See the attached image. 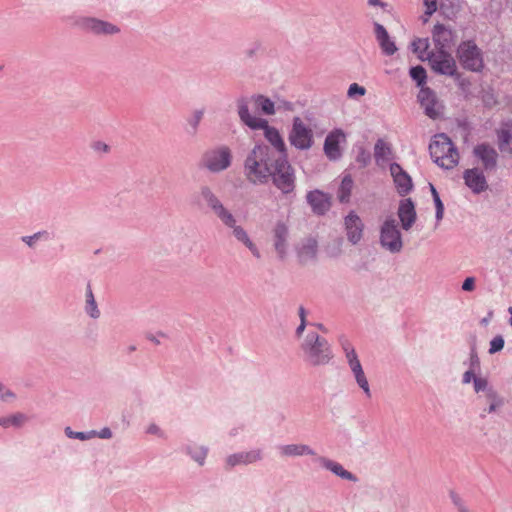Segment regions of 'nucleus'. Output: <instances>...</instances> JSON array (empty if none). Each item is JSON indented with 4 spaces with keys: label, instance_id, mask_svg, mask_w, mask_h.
<instances>
[{
    "label": "nucleus",
    "instance_id": "obj_1",
    "mask_svg": "<svg viewBox=\"0 0 512 512\" xmlns=\"http://www.w3.org/2000/svg\"><path fill=\"white\" fill-rule=\"evenodd\" d=\"M275 157L270 147L255 145L244 162V174L247 180L253 184H265L271 177L276 164Z\"/></svg>",
    "mask_w": 512,
    "mask_h": 512
},
{
    "label": "nucleus",
    "instance_id": "obj_2",
    "mask_svg": "<svg viewBox=\"0 0 512 512\" xmlns=\"http://www.w3.org/2000/svg\"><path fill=\"white\" fill-rule=\"evenodd\" d=\"M238 114L243 123L251 129H263L266 140L275 148L280 154L278 157L287 156V149L285 142L279 131L268 125V121L256 116H252L248 110V101L241 99L238 101Z\"/></svg>",
    "mask_w": 512,
    "mask_h": 512
},
{
    "label": "nucleus",
    "instance_id": "obj_3",
    "mask_svg": "<svg viewBox=\"0 0 512 512\" xmlns=\"http://www.w3.org/2000/svg\"><path fill=\"white\" fill-rule=\"evenodd\" d=\"M431 157L444 169H452L459 163V153L451 139L441 133L434 136L429 146Z\"/></svg>",
    "mask_w": 512,
    "mask_h": 512
},
{
    "label": "nucleus",
    "instance_id": "obj_4",
    "mask_svg": "<svg viewBox=\"0 0 512 512\" xmlns=\"http://www.w3.org/2000/svg\"><path fill=\"white\" fill-rule=\"evenodd\" d=\"M273 184L283 193L290 194L295 188L294 169L285 157H277L276 164L272 170L271 177Z\"/></svg>",
    "mask_w": 512,
    "mask_h": 512
},
{
    "label": "nucleus",
    "instance_id": "obj_5",
    "mask_svg": "<svg viewBox=\"0 0 512 512\" xmlns=\"http://www.w3.org/2000/svg\"><path fill=\"white\" fill-rule=\"evenodd\" d=\"M303 349L309 362L314 366L326 364L331 358V352L326 340L320 339L316 334L308 335L303 344Z\"/></svg>",
    "mask_w": 512,
    "mask_h": 512
},
{
    "label": "nucleus",
    "instance_id": "obj_6",
    "mask_svg": "<svg viewBox=\"0 0 512 512\" xmlns=\"http://www.w3.org/2000/svg\"><path fill=\"white\" fill-rule=\"evenodd\" d=\"M457 57L467 70L478 72L484 67L482 52L473 41L462 42L457 49Z\"/></svg>",
    "mask_w": 512,
    "mask_h": 512
},
{
    "label": "nucleus",
    "instance_id": "obj_7",
    "mask_svg": "<svg viewBox=\"0 0 512 512\" xmlns=\"http://www.w3.org/2000/svg\"><path fill=\"white\" fill-rule=\"evenodd\" d=\"M341 346L345 352L347 361L349 363L350 369L354 374L357 384L364 391L368 398L371 397V392L369 388L368 380L365 376V373L362 369L361 363L358 359L355 349L352 344L346 339L341 338L340 340Z\"/></svg>",
    "mask_w": 512,
    "mask_h": 512
},
{
    "label": "nucleus",
    "instance_id": "obj_8",
    "mask_svg": "<svg viewBox=\"0 0 512 512\" xmlns=\"http://www.w3.org/2000/svg\"><path fill=\"white\" fill-rule=\"evenodd\" d=\"M288 140L299 150H308L314 143L312 129L300 117H294Z\"/></svg>",
    "mask_w": 512,
    "mask_h": 512
},
{
    "label": "nucleus",
    "instance_id": "obj_9",
    "mask_svg": "<svg viewBox=\"0 0 512 512\" xmlns=\"http://www.w3.org/2000/svg\"><path fill=\"white\" fill-rule=\"evenodd\" d=\"M232 154L227 146L207 151L202 157V166L211 172H220L231 165Z\"/></svg>",
    "mask_w": 512,
    "mask_h": 512
},
{
    "label": "nucleus",
    "instance_id": "obj_10",
    "mask_svg": "<svg viewBox=\"0 0 512 512\" xmlns=\"http://www.w3.org/2000/svg\"><path fill=\"white\" fill-rule=\"evenodd\" d=\"M380 242L391 252H399L402 249L401 234L395 219L388 218L384 221L380 230Z\"/></svg>",
    "mask_w": 512,
    "mask_h": 512
},
{
    "label": "nucleus",
    "instance_id": "obj_11",
    "mask_svg": "<svg viewBox=\"0 0 512 512\" xmlns=\"http://www.w3.org/2000/svg\"><path fill=\"white\" fill-rule=\"evenodd\" d=\"M431 68L440 74L452 76L457 71V66L451 54L445 50L438 49L428 56Z\"/></svg>",
    "mask_w": 512,
    "mask_h": 512
},
{
    "label": "nucleus",
    "instance_id": "obj_12",
    "mask_svg": "<svg viewBox=\"0 0 512 512\" xmlns=\"http://www.w3.org/2000/svg\"><path fill=\"white\" fill-rule=\"evenodd\" d=\"M202 199L212 209L214 214L225 224L234 225L235 218L231 212H229L218 199V197L208 187H202L200 191Z\"/></svg>",
    "mask_w": 512,
    "mask_h": 512
},
{
    "label": "nucleus",
    "instance_id": "obj_13",
    "mask_svg": "<svg viewBox=\"0 0 512 512\" xmlns=\"http://www.w3.org/2000/svg\"><path fill=\"white\" fill-rule=\"evenodd\" d=\"M418 100L428 117L436 119L441 115L442 105L436 98L435 93L429 88H421Z\"/></svg>",
    "mask_w": 512,
    "mask_h": 512
},
{
    "label": "nucleus",
    "instance_id": "obj_14",
    "mask_svg": "<svg viewBox=\"0 0 512 512\" xmlns=\"http://www.w3.org/2000/svg\"><path fill=\"white\" fill-rule=\"evenodd\" d=\"M346 142V135L341 129L331 131L324 141V152L330 160H337L341 157L340 145Z\"/></svg>",
    "mask_w": 512,
    "mask_h": 512
},
{
    "label": "nucleus",
    "instance_id": "obj_15",
    "mask_svg": "<svg viewBox=\"0 0 512 512\" xmlns=\"http://www.w3.org/2000/svg\"><path fill=\"white\" fill-rule=\"evenodd\" d=\"M474 156L481 162L485 170H493L497 165L498 153L496 149L487 143H481L474 147Z\"/></svg>",
    "mask_w": 512,
    "mask_h": 512
},
{
    "label": "nucleus",
    "instance_id": "obj_16",
    "mask_svg": "<svg viewBox=\"0 0 512 512\" xmlns=\"http://www.w3.org/2000/svg\"><path fill=\"white\" fill-rule=\"evenodd\" d=\"M289 230L286 223L278 221L272 229L274 248L280 258H284L288 249Z\"/></svg>",
    "mask_w": 512,
    "mask_h": 512
},
{
    "label": "nucleus",
    "instance_id": "obj_17",
    "mask_svg": "<svg viewBox=\"0 0 512 512\" xmlns=\"http://www.w3.org/2000/svg\"><path fill=\"white\" fill-rule=\"evenodd\" d=\"M344 224L348 240L357 244L363 236L364 224L362 220L357 214L351 212L345 217Z\"/></svg>",
    "mask_w": 512,
    "mask_h": 512
},
{
    "label": "nucleus",
    "instance_id": "obj_18",
    "mask_svg": "<svg viewBox=\"0 0 512 512\" xmlns=\"http://www.w3.org/2000/svg\"><path fill=\"white\" fill-rule=\"evenodd\" d=\"M390 173L398 193L400 195L408 194L413 187L411 177L397 163L391 164Z\"/></svg>",
    "mask_w": 512,
    "mask_h": 512
},
{
    "label": "nucleus",
    "instance_id": "obj_19",
    "mask_svg": "<svg viewBox=\"0 0 512 512\" xmlns=\"http://www.w3.org/2000/svg\"><path fill=\"white\" fill-rule=\"evenodd\" d=\"M465 184L474 192L481 193L488 188L483 172L478 168L467 169L463 175Z\"/></svg>",
    "mask_w": 512,
    "mask_h": 512
},
{
    "label": "nucleus",
    "instance_id": "obj_20",
    "mask_svg": "<svg viewBox=\"0 0 512 512\" xmlns=\"http://www.w3.org/2000/svg\"><path fill=\"white\" fill-rule=\"evenodd\" d=\"M398 217L404 230H409L413 226L416 220V211L411 199H404L400 202Z\"/></svg>",
    "mask_w": 512,
    "mask_h": 512
},
{
    "label": "nucleus",
    "instance_id": "obj_21",
    "mask_svg": "<svg viewBox=\"0 0 512 512\" xmlns=\"http://www.w3.org/2000/svg\"><path fill=\"white\" fill-rule=\"evenodd\" d=\"M498 147L502 152L512 154V122H506L496 130Z\"/></svg>",
    "mask_w": 512,
    "mask_h": 512
},
{
    "label": "nucleus",
    "instance_id": "obj_22",
    "mask_svg": "<svg viewBox=\"0 0 512 512\" xmlns=\"http://www.w3.org/2000/svg\"><path fill=\"white\" fill-rule=\"evenodd\" d=\"M307 201L311 205L313 211L317 214H324L330 207V202L326 194L319 190L308 193Z\"/></svg>",
    "mask_w": 512,
    "mask_h": 512
},
{
    "label": "nucleus",
    "instance_id": "obj_23",
    "mask_svg": "<svg viewBox=\"0 0 512 512\" xmlns=\"http://www.w3.org/2000/svg\"><path fill=\"white\" fill-rule=\"evenodd\" d=\"M433 40L439 49L444 50V48L449 47L454 41V35L452 30L448 29L442 24H437L433 29Z\"/></svg>",
    "mask_w": 512,
    "mask_h": 512
},
{
    "label": "nucleus",
    "instance_id": "obj_24",
    "mask_svg": "<svg viewBox=\"0 0 512 512\" xmlns=\"http://www.w3.org/2000/svg\"><path fill=\"white\" fill-rule=\"evenodd\" d=\"M375 34L382 51L386 55H393L397 51L395 43L390 39L388 32L381 24H375Z\"/></svg>",
    "mask_w": 512,
    "mask_h": 512
},
{
    "label": "nucleus",
    "instance_id": "obj_25",
    "mask_svg": "<svg viewBox=\"0 0 512 512\" xmlns=\"http://www.w3.org/2000/svg\"><path fill=\"white\" fill-rule=\"evenodd\" d=\"M317 253V241L314 238H306L297 248V254L301 262H307L315 258Z\"/></svg>",
    "mask_w": 512,
    "mask_h": 512
},
{
    "label": "nucleus",
    "instance_id": "obj_26",
    "mask_svg": "<svg viewBox=\"0 0 512 512\" xmlns=\"http://www.w3.org/2000/svg\"><path fill=\"white\" fill-rule=\"evenodd\" d=\"M261 459L260 450H253L249 452H241L234 455H230L227 458V464L230 467H233L238 464H249L256 462Z\"/></svg>",
    "mask_w": 512,
    "mask_h": 512
},
{
    "label": "nucleus",
    "instance_id": "obj_27",
    "mask_svg": "<svg viewBox=\"0 0 512 512\" xmlns=\"http://www.w3.org/2000/svg\"><path fill=\"white\" fill-rule=\"evenodd\" d=\"M228 227L232 228L233 229V235L235 236V238L242 242L250 251L251 253L259 258L260 257V252L257 248V246L250 240L247 232L241 227V226H237L236 225V222L234 223V225H227Z\"/></svg>",
    "mask_w": 512,
    "mask_h": 512
},
{
    "label": "nucleus",
    "instance_id": "obj_28",
    "mask_svg": "<svg viewBox=\"0 0 512 512\" xmlns=\"http://www.w3.org/2000/svg\"><path fill=\"white\" fill-rule=\"evenodd\" d=\"M280 454L284 457L315 455V452L304 444H289L279 448Z\"/></svg>",
    "mask_w": 512,
    "mask_h": 512
},
{
    "label": "nucleus",
    "instance_id": "obj_29",
    "mask_svg": "<svg viewBox=\"0 0 512 512\" xmlns=\"http://www.w3.org/2000/svg\"><path fill=\"white\" fill-rule=\"evenodd\" d=\"M319 461L322 463V465L327 468L328 470L332 471L337 476L350 480V481H356L357 478L350 473L349 471L345 470L342 465L339 463L333 462L331 460H328L326 458H320Z\"/></svg>",
    "mask_w": 512,
    "mask_h": 512
},
{
    "label": "nucleus",
    "instance_id": "obj_30",
    "mask_svg": "<svg viewBox=\"0 0 512 512\" xmlns=\"http://www.w3.org/2000/svg\"><path fill=\"white\" fill-rule=\"evenodd\" d=\"M87 27L96 34H114L118 32V28L113 24L96 19L88 20Z\"/></svg>",
    "mask_w": 512,
    "mask_h": 512
},
{
    "label": "nucleus",
    "instance_id": "obj_31",
    "mask_svg": "<svg viewBox=\"0 0 512 512\" xmlns=\"http://www.w3.org/2000/svg\"><path fill=\"white\" fill-rule=\"evenodd\" d=\"M374 157L377 163L389 161L392 158L390 145L386 141L379 139L375 144Z\"/></svg>",
    "mask_w": 512,
    "mask_h": 512
},
{
    "label": "nucleus",
    "instance_id": "obj_32",
    "mask_svg": "<svg viewBox=\"0 0 512 512\" xmlns=\"http://www.w3.org/2000/svg\"><path fill=\"white\" fill-rule=\"evenodd\" d=\"M257 109H260L262 113L266 115H273L275 113L274 103L262 95H258L251 98Z\"/></svg>",
    "mask_w": 512,
    "mask_h": 512
},
{
    "label": "nucleus",
    "instance_id": "obj_33",
    "mask_svg": "<svg viewBox=\"0 0 512 512\" xmlns=\"http://www.w3.org/2000/svg\"><path fill=\"white\" fill-rule=\"evenodd\" d=\"M353 188V180L351 176L346 175L341 182L338 190V198L340 202L346 203L349 201Z\"/></svg>",
    "mask_w": 512,
    "mask_h": 512
},
{
    "label": "nucleus",
    "instance_id": "obj_34",
    "mask_svg": "<svg viewBox=\"0 0 512 512\" xmlns=\"http://www.w3.org/2000/svg\"><path fill=\"white\" fill-rule=\"evenodd\" d=\"M27 420V417L24 414L17 413L7 417L0 418V425L4 428H8L10 426L19 427L24 424Z\"/></svg>",
    "mask_w": 512,
    "mask_h": 512
},
{
    "label": "nucleus",
    "instance_id": "obj_35",
    "mask_svg": "<svg viewBox=\"0 0 512 512\" xmlns=\"http://www.w3.org/2000/svg\"><path fill=\"white\" fill-rule=\"evenodd\" d=\"M429 47L428 39L418 38L412 42V50L421 60L428 58L430 55L427 53Z\"/></svg>",
    "mask_w": 512,
    "mask_h": 512
},
{
    "label": "nucleus",
    "instance_id": "obj_36",
    "mask_svg": "<svg viewBox=\"0 0 512 512\" xmlns=\"http://www.w3.org/2000/svg\"><path fill=\"white\" fill-rule=\"evenodd\" d=\"M410 76L415 80L418 86H421L426 81V71L422 66H415L410 69Z\"/></svg>",
    "mask_w": 512,
    "mask_h": 512
},
{
    "label": "nucleus",
    "instance_id": "obj_37",
    "mask_svg": "<svg viewBox=\"0 0 512 512\" xmlns=\"http://www.w3.org/2000/svg\"><path fill=\"white\" fill-rule=\"evenodd\" d=\"M86 297H87V312L91 315V317L97 318L99 316V310L97 309V305L94 300V296H93V293H92L90 287L88 288Z\"/></svg>",
    "mask_w": 512,
    "mask_h": 512
},
{
    "label": "nucleus",
    "instance_id": "obj_38",
    "mask_svg": "<svg viewBox=\"0 0 512 512\" xmlns=\"http://www.w3.org/2000/svg\"><path fill=\"white\" fill-rule=\"evenodd\" d=\"M431 191H432V195H433V199H434V203H435V207H436V219L438 221H440L443 218L444 205H443L436 189L433 186H431Z\"/></svg>",
    "mask_w": 512,
    "mask_h": 512
},
{
    "label": "nucleus",
    "instance_id": "obj_39",
    "mask_svg": "<svg viewBox=\"0 0 512 512\" xmlns=\"http://www.w3.org/2000/svg\"><path fill=\"white\" fill-rule=\"evenodd\" d=\"M190 453L194 460L198 462L200 465H202L206 458L207 450L203 447H195L194 450L190 451Z\"/></svg>",
    "mask_w": 512,
    "mask_h": 512
},
{
    "label": "nucleus",
    "instance_id": "obj_40",
    "mask_svg": "<svg viewBox=\"0 0 512 512\" xmlns=\"http://www.w3.org/2000/svg\"><path fill=\"white\" fill-rule=\"evenodd\" d=\"M504 347V339L501 336L494 337L490 342L489 352L491 354L502 350Z\"/></svg>",
    "mask_w": 512,
    "mask_h": 512
},
{
    "label": "nucleus",
    "instance_id": "obj_41",
    "mask_svg": "<svg viewBox=\"0 0 512 512\" xmlns=\"http://www.w3.org/2000/svg\"><path fill=\"white\" fill-rule=\"evenodd\" d=\"M365 93H366V89L363 86H360L357 83H353V84H351L349 86V89H348V96L349 97H354L356 95L364 96Z\"/></svg>",
    "mask_w": 512,
    "mask_h": 512
},
{
    "label": "nucleus",
    "instance_id": "obj_42",
    "mask_svg": "<svg viewBox=\"0 0 512 512\" xmlns=\"http://www.w3.org/2000/svg\"><path fill=\"white\" fill-rule=\"evenodd\" d=\"M425 14L431 16L437 10L436 0H424Z\"/></svg>",
    "mask_w": 512,
    "mask_h": 512
},
{
    "label": "nucleus",
    "instance_id": "obj_43",
    "mask_svg": "<svg viewBox=\"0 0 512 512\" xmlns=\"http://www.w3.org/2000/svg\"><path fill=\"white\" fill-rule=\"evenodd\" d=\"M299 316L301 319V323L296 331L298 335H300L304 331L306 325V313L304 307L302 306L299 308Z\"/></svg>",
    "mask_w": 512,
    "mask_h": 512
},
{
    "label": "nucleus",
    "instance_id": "obj_44",
    "mask_svg": "<svg viewBox=\"0 0 512 512\" xmlns=\"http://www.w3.org/2000/svg\"><path fill=\"white\" fill-rule=\"evenodd\" d=\"M462 289L464 291H473L475 289V279L473 277H467L462 284Z\"/></svg>",
    "mask_w": 512,
    "mask_h": 512
},
{
    "label": "nucleus",
    "instance_id": "obj_45",
    "mask_svg": "<svg viewBox=\"0 0 512 512\" xmlns=\"http://www.w3.org/2000/svg\"><path fill=\"white\" fill-rule=\"evenodd\" d=\"M487 382L482 378H474V388L476 392L484 390L486 388Z\"/></svg>",
    "mask_w": 512,
    "mask_h": 512
},
{
    "label": "nucleus",
    "instance_id": "obj_46",
    "mask_svg": "<svg viewBox=\"0 0 512 512\" xmlns=\"http://www.w3.org/2000/svg\"><path fill=\"white\" fill-rule=\"evenodd\" d=\"M93 148L95 151H98V152H108L109 151V147L107 144L103 143V142H96L94 143L93 145Z\"/></svg>",
    "mask_w": 512,
    "mask_h": 512
},
{
    "label": "nucleus",
    "instance_id": "obj_47",
    "mask_svg": "<svg viewBox=\"0 0 512 512\" xmlns=\"http://www.w3.org/2000/svg\"><path fill=\"white\" fill-rule=\"evenodd\" d=\"M2 390H3V386L0 384V399L1 400L7 401L9 398L13 397V394L9 390H6L5 392H2Z\"/></svg>",
    "mask_w": 512,
    "mask_h": 512
},
{
    "label": "nucleus",
    "instance_id": "obj_48",
    "mask_svg": "<svg viewBox=\"0 0 512 512\" xmlns=\"http://www.w3.org/2000/svg\"><path fill=\"white\" fill-rule=\"evenodd\" d=\"M43 233H36L33 236H26L23 238V241L26 242L29 246L33 244L35 239H38Z\"/></svg>",
    "mask_w": 512,
    "mask_h": 512
},
{
    "label": "nucleus",
    "instance_id": "obj_49",
    "mask_svg": "<svg viewBox=\"0 0 512 512\" xmlns=\"http://www.w3.org/2000/svg\"><path fill=\"white\" fill-rule=\"evenodd\" d=\"M112 436V433L110 431L109 428H104L100 433H99V437L101 438H104V439H108V438H111Z\"/></svg>",
    "mask_w": 512,
    "mask_h": 512
},
{
    "label": "nucleus",
    "instance_id": "obj_50",
    "mask_svg": "<svg viewBox=\"0 0 512 512\" xmlns=\"http://www.w3.org/2000/svg\"><path fill=\"white\" fill-rule=\"evenodd\" d=\"M203 116V111H196L194 114V123L193 126L196 127L197 124L200 122L201 118Z\"/></svg>",
    "mask_w": 512,
    "mask_h": 512
},
{
    "label": "nucleus",
    "instance_id": "obj_51",
    "mask_svg": "<svg viewBox=\"0 0 512 512\" xmlns=\"http://www.w3.org/2000/svg\"><path fill=\"white\" fill-rule=\"evenodd\" d=\"M472 377H473V373L471 371L465 372L463 375V382L469 383L471 381Z\"/></svg>",
    "mask_w": 512,
    "mask_h": 512
},
{
    "label": "nucleus",
    "instance_id": "obj_52",
    "mask_svg": "<svg viewBox=\"0 0 512 512\" xmlns=\"http://www.w3.org/2000/svg\"><path fill=\"white\" fill-rule=\"evenodd\" d=\"M74 437L78 438V439H81V440H84L86 439V435L83 433V432H77L74 434Z\"/></svg>",
    "mask_w": 512,
    "mask_h": 512
},
{
    "label": "nucleus",
    "instance_id": "obj_53",
    "mask_svg": "<svg viewBox=\"0 0 512 512\" xmlns=\"http://www.w3.org/2000/svg\"><path fill=\"white\" fill-rule=\"evenodd\" d=\"M157 431H158V427H157L156 425H151V426L148 428V432H149V433L154 434V433H157Z\"/></svg>",
    "mask_w": 512,
    "mask_h": 512
},
{
    "label": "nucleus",
    "instance_id": "obj_54",
    "mask_svg": "<svg viewBox=\"0 0 512 512\" xmlns=\"http://www.w3.org/2000/svg\"><path fill=\"white\" fill-rule=\"evenodd\" d=\"M368 3H369V5H372V6H376V5L383 6V4L380 2V0H369Z\"/></svg>",
    "mask_w": 512,
    "mask_h": 512
},
{
    "label": "nucleus",
    "instance_id": "obj_55",
    "mask_svg": "<svg viewBox=\"0 0 512 512\" xmlns=\"http://www.w3.org/2000/svg\"><path fill=\"white\" fill-rule=\"evenodd\" d=\"M499 404H500L499 402H498V403H494V402H492V403H491V405H490V407H489L488 412H489V413H491V412L495 411L496 407H497Z\"/></svg>",
    "mask_w": 512,
    "mask_h": 512
},
{
    "label": "nucleus",
    "instance_id": "obj_56",
    "mask_svg": "<svg viewBox=\"0 0 512 512\" xmlns=\"http://www.w3.org/2000/svg\"><path fill=\"white\" fill-rule=\"evenodd\" d=\"M509 312L511 314V325H512V307L509 308Z\"/></svg>",
    "mask_w": 512,
    "mask_h": 512
},
{
    "label": "nucleus",
    "instance_id": "obj_57",
    "mask_svg": "<svg viewBox=\"0 0 512 512\" xmlns=\"http://www.w3.org/2000/svg\"><path fill=\"white\" fill-rule=\"evenodd\" d=\"M66 431H67V434H68L69 436H71V435H72V432H70V431H69V428H66Z\"/></svg>",
    "mask_w": 512,
    "mask_h": 512
}]
</instances>
